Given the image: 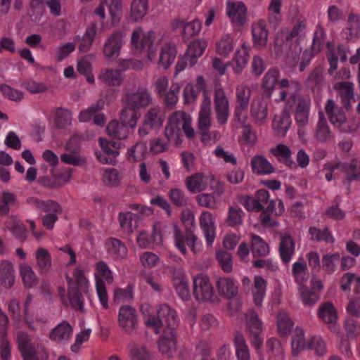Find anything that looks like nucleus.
<instances>
[{"instance_id":"f257e3e1","label":"nucleus","mask_w":360,"mask_h":360,"mask_svg":"<svg viewBox=\"0 0 360 360\" xmlns=\"http://www.w3.org/2000/svg\"><path fill=\"white\" fill-rule=\"evenodd\" d=\"M302 86L300 82L294 79H282L278 82V96L276 103H284V111L290 112L295 110V119L300 127L308 123L311 100L300 94Z\"/></svg>"},{"instance_id":"f03ea898","label":"nucleus","mask_w":360,"mask_h":360,"mask_svg":"<svg viewBox=\"0 0 360 360\" xmlns=\"http://www.w3.org/2000/svg\"><path fill=\"white\" fill-rule=\"evenodd\" d=\"M325 39L326 34L323 28L318 25L314 31L310 50H305L302 53V47L297 40L295 41H284L282 46L276 47L283 51L285 63L289 68H294L300 65V70L302 71L311 59L322 50Z\"/></svg>"},{"instance_id":"7ed1b4c3","label":"nucleus","mask_w":360,"mask_h":360,"mask_svg":"<svg viewBox=\"0 0 360 360\" xmlns=\"http://www.w3.org/2000/svg\"><path fill=\"white\" fill-rule=\"evenodd\" d=\"M161 39L154 32H146L141 27L134 29L131 35V46L137 53L146 52L148 59L154 62L156 59V46L160 43Z\"/></svg>"},{"instance_id":"20e7f679","label":"nucleus","mask_w":360,"mask_h":360,"mask_svg":"<svg viewBox=\"0 0 360 360\" xmlns=\"http://www.w3.org/2000/svg\"><path fill=\"white\" fill-rule=\"evenodd\" d=\"M94 277L95 288L99 302L103 309H108V295L105 282L112 284L114 282V274L104 261H99L94 264Z\"/></svg>"},{"instance_id":"39448f33","label":"nucleus","mask_w":360,"mask_h":360,"mask_svg":"<svg viewBox=\"0 0 360 360\" xmlns=\"http://www.w3.org/2000/svg\"><path fill=\"white\" fill-rule=\"evenodd\" d=\"M27 201L30 205L47 212L42 218V223L46 228L52 229L58 219V214L62 212L60 205L53 200L43 201L34 197L29 198Z\"/></svg>"},{"instance_id":"423d86ee","label":"nucleus","mask_w":360,"mask_h":360,"mask_svg":"<svg viewBox=\"0 0 360 360\" xmlns=\"http://www.w3.org/2000/svg\"><path fill=\"white\" fill-rule=\"evenodd\" d=\"M105 7L108 8L110 17V24L112 27L117 25L122 18L123 12L122 0H101L100 4L94 10V14L101 20L106 17Z\"/></svg>"},{"instance_id":"0eeeda50","label":"nucleus","mask_w":360,"mask_h":360,"mask_svg":"<svg viewBox=\"0 0 360 360\" xmlns=\"http://www.w3.org/2000/svg\"><path fill=\"white\" fill-rule=\"evenodd\" d=\"M164 120V114L160 108L149 109L144 115L142 123L138 129L139 135L146 136L160 129L163 124Z\"/></svg>"},{"instance_id":"6e6552de","label":"nucleus","mask_w":360,"mask_h":360,"mask_svg":"<svg viewBox=\"0 0 360 360\" xmlns=\"http://www.w3.org/2000/svg\"><path fill=\"white\" fill-rule=\"evenodd\" d=\"M125 44V34L121 30H115L109 34L103 45V54L108 60L118 58L121 49Z\"/></svg>"},{"instance_id":"1a4fd4ad","label":"nucleus","mask_w":360,"mask_h":360,"mask_svg":"<svg viewBox=\"0 0 360 360\" xmlns=\"http://www.w3.org/2000/svg\"><path fill=\"white\" fill-rule=\"evenodd\" d=\"M173 229L174 245L181 253H186V245L195 254L201 252L202 243L194 233L192 232L187 233L186 238H184L180 228L176 224H174Z\"/></svg>"},{"instance_id":"9d476101","label":"nucleus","mask_w":360,"mask_h":360,"mask_svg":"<svg viewBox=\"0 0 360 360\" xmlns=\"http://www.w3.org/2000/svg\"><path fill=\"white\" fill-rule=\"evenodd\" d=\"M100 150L96 151V156L102 164L114 165L117 162V158L120 155V143L109 141L105 138L98 139Z\"/></svg>"},{"instance_id":"9b49d317","label":"nucleus","mask_w":360,"mask_h":360,"mask_svg":"<svg viewBox=\"0 0 360 360\" xmlns=\"http://www.w3.org/2000/svg\"><path fill=\"white\" fill-rule=\"evenodd\" d=\"M151 102L150 93L143 87L127 89L123 98L124 105L136 110L148 106Z\"/></svg>"},{"instance_id":"f8f14e48","label":"nucleus","mask_w":360,"mask_h":360,"mask_svg":"<svg viewBox=\"0 0 360 360\" xmlns=\"http://www.w3.org/2000/svg\"><path fill=\"white\" fill-rule=\"evenodd\" d=\"M307 32V21L305 19H298L294 24L292 30L282 29L278 32L276 39L275 46H282L284 41H295L304 37Z\"/></svg>"},{"instance_id":"ddd939ff","label":"nucleus","mask_w":360,"mask_h":360,"mask_svg":"<svg viewBox=\"0 0 360 360\" xmlns=\"http://www.w3.org/2000/svg\"><path fill=\"white\" fill-rule=\"evenodd\" d=\"M158 316L155 318L158 323V330L155 333H160L163 330H172L178 325L176 312L167 304H160L157 310Z\"/></svg>"},{"instance_id":"4468645a","label":"nucleus","mask_w":360,"mask_h":360,"mask_svg":"<svg viewBox=\"0 0 360 360\" xmlns=\"http://www.w3.org/2000/svg\"><path fill=\"white\" fill-rule=\"evenodd\" d=\"M229 101L221 86L215 89L214 92V110L217 120L220 125L227 123L230 115Z\"/></svg>"},{"instance_id":"2eb2a0df","label":"nucleus","mask_w":360,"mask_h":360,"mask_svg":"<svg viewBox=\"0 0 360 360\" xmlns=\"http://www.w3.org/2000/svg\"><path fill=\"white\" fill-rule=\"evenodd\" d=\"M211 125V99L207 94H205L198 116V127L202 135V141L205 143L210 142L208 139L210 136L208 130Z\"/></svg>"},{"instance_id":"dca6fc26","label":"nucleus","mask_w":360,"mask_h":360,"mask_svg":"<svg viewBox=\"0 0 360 360\" xmlns=\"http://www.w3.org/2000/svg\"><path fill=\"white\" fill-rule=\"evenodd\" d=\"M318 316L323 322L328 325L330 332L338 333L340 326L337 323L338 311L333 303L326 302L322 303L318 309Z\"/></svg>"},{"instance_id":"f3484780","label":"nucleus","mask_w":360,"mask_h":360,"mask_svg":"<svg viewBox=\"0 0 360 360\" xmlns=\"http://www.w3.org/2000/svg\"><path fill=\"white\" fill-rule=\"evenodd\" d=\"M117 321L120 326L127 333H131L137 326V313L130 305L123 304L118 310Z\"/></svg>"},{"instance_id":"a211bd4d","label":"nucleus","mask_w":360,"mask_h":360,"mask_svg":"<svg viewBox=\"0 0 360 360\" xmlns=\"http://www.w3.org/2000/svg\"><path fill=\"white\" fill-rule=\"evenodd\" d=\"M193 294L198 300H211L213 296V288L206 275L198 274L194 277Z\"/></svg>"},{"instance_id":"6ab92c4d","label":"nucleus","mask_w":360,"mask_h":360,"mask_svg":"<svg viewBox=\"0 0 360 360\" xmlns=\"http://www.w3.org/2000/svg\"><path fill=\"white\" fill-rule=\"evenodd\" d=\"M268 97L264 96L254 98L250 105V116L257 125H263L268 117Z\"/></svg>"},{"instance_id":"aec40b11","label":"nucleus","mask_w":360,"mask_h":360,"mask_svg":"<svg viewBox=\"0 0 360 360\" xmlns=\"http://www.w3.org/2000/svg\"><path fill=\"white\" fill-rule=\"evenodd\" d=\"M191 117L184 111H176L169 117L168 124L181 129L188 139H193L195 136V130L191 126Z\"/></svg>"},{"instance_id":"412c9836","label":"nucleus","mask_w":360,"mask_h":360,"mask_svg":"<svg viewBox=\"0 0 360 360\" xmlns=\"http://www.w3.org/2000/svg\"><path fill=\"white\" fill-rule=\"evenodd\" d=\"M199 224L207 245L211 247L216 237V225L214 215L208 211H203L199 218Z\"/></svg>"},{"instance_id":"4be33fe9","label":"nucleus","mask_w":360,"mask_h":360,"mask_svg":"<svg viewBox=\"0 0 360 360\" xmlns=\"http://www.w3.org/2000/svg\"><path fill=\"white\" fill-rule=\"evenodd\" d=\"M251 96V90L250 87L245 84H239L236 89V99L237 107L236 108L235 115L238 120L245 119V111L250 103Z\"/></svg>"},{"instance_id":"5701e85b","label":"nucleus","mask_w":360,"mask_h":360,"mask_svg":"<svg viewBox=\"0 0 360 360\" xmlns=\"http://www.w3.org/2000/svg\"><path fill=\"white\" fill-rule=\"evenodd\" d=\"M226 14L232 23L242 25L246 21L247 8L240 1H227Z\"/></svg>"},{"instance_id":"b1692460","label":"nucleus","mask_w":360,"mask_h":360,"mask_svg":"<svg viewBox=\"0 0 360 360\" xmlns=\"http://www.w3.org/2000/svg\"><path fill=\"white\" fill-rule=\"evenodd\" d=\"M177 55L176 46L172 43L166 42L161 45L159 51V58L155 59L154 62L167 70L174 62Z\"/></svg>"},{"instance_id":"393cba45","label":"nucleus","mask_w":360,"mask_h":360,"mask_svg":"<svg viewBox=\"0 0 360 360\" xmlns=\"http://www.w3.org/2000/svg\"><path fill=\"white\" fill-rule=\"evenodd\" d=\"M314 136L315 139L320 143H327L333 139V134L323 112L319 113Z\"/></svg>"},{"instance_id":"a878e982","label":"nucleus","mask_w":360,"mask_h":360,"mask_svg":"<svg viewBox=\"0 0 360 360\" xmlns=\"http://www.w3.org/2000/svg\"><path fill=\"white\" fill-rule=\"evenodd\" d=\"M327 47L328 51V58L330 63L328 73L329 75H333L338 68V58L342 61L346 60L347 53H349V48L345 45H340L336 49H334L330 43L327 44Z\"/></svg>"},{"instance_id":"bb28decb","label":"nucleus","mask_w":360,"mask_h":360,"mask_svg":"<svg viewBox=\"0 0 360 360\" xmlns=\"http://www.w3.org/2000/svg\"><path fill=\"white\" fill-rule=\"evenodd\" d=\"M208 185V176L201 172L188 176L185 180L186 188L191 193L205 191L207 188Z\"/></svg>"},{"instance_id":"cd10ccee","label":"nucleus","mask_w":360,"mask_h":360,"mask_svg":"<svg viewBox=\"0 0 360 360\" xmlns=\"http://www.w3.org/2000/svg\"><path fill=\"white\" fill-rule=\"evenodd\" d=\"M173 285L181 299L188 300L190 298L188 281L182 269H178L174 271Z\"/></svg>"},{"instance_id":"c85d7f7f","label":"nucleus","mask_w":360,"mask_h":360,"mask_svg":"<svg viewBox=\"0 0 360 360\" xmlns=\"http://www.w3.org/2000/svg\"><path fill=\"white\" fill-rule=\"evenodd\" d=\"M134 129L120 121L114 120L110 121L106 126V133L111 138L118 140H125L132 134Z\"/></svg>"},{"instance_id":"c756f323","label":"nucleus","mask_w":360,"mask_h":360,"mask_svg":"<svg viewBox=\"0 0 360 360\" xmlns=\"http://www.w3.org/2000/svg\"><path fill=\"white\" fill-rule=\"evenodd\" d=\"M333 89L338 92L342 103L346 108L351 106L354 102V84L351 82H337L333 85Z\"/></svg>"},{"instance_id":"7c9ffc66","label":"nucleus","mask_w":360,"mask_h":360,"mask_svg":"<svg viewBox=\"0 0 360 360\" xmlns=\"http://www.w3.org/2000/svg\"><path fill=\"white\" fill-rule=\"evenodd\" d=\"M49 122L57 129H64L72 122L71 112L63 108H56L51 111Z\"/></svg>"},{"instance_id":"2f4dec72","label":"nucleus","mask_w":360,"mask_h":360,"mask_svg":"<svg viewBox=\"0 0 360 360\" xmlns=\"http://www.w3.org/2000/svg\"><path fill=\"white\" fill-rule=\"evenodd\" d=\"M267 287L266 281L261 276L254 277L252 287L249 290L252 296L253 302L257 307H261L266 295Z\"/></svg>"},{"instance_id":"473e14b6","label":"nucleus","mask_w":360,"mask_h":360,"mask_svg":"<svg viewBox=\"0 0 360 360\" xmlns=\"http://www.w3.org/2000/svg\"><path fill=\"white\" fill-rule=\"evenodd\" d=\"M207 46V42L203 39L192 41L188 46L185 54L191 66L194 65L198 58L201 57Z\"/></svg>"},{"instance_id":"72a5a7b5","label":"nucleus","mask_w":360,"mask_h":360,"mask_svg":"<svg viewBox=\"0 0 360 360\" xmlns=\"http://www.w3.org/2000/svg\"><path fill=\"white\" fill-rule=\"evenodd\" d=\"M343 37L347 40H353L360 37V15L354 13L349 14L347 25L342 30Z\"/></svg>"},{"instance_id":"f704fd0d","label":"nucleus","mask_w":360,"mask_h":360,"mask_svg":"<svg viewBox=\"0 0 360 360\" xmlns=\"http://www.w3.org/2000/svg\"><path fill=\"white\" fill-rule=\"evenodd\" d=\"M148 0H133L128 15L129 21L133 22L142 21L148 13Z\"/></svg>"},{"instance_id":"c9c22d12","label":"nucleus","mask_w":360,"mask_h":360,"mask_svg":"<svg viewBox=\"0 0 360 360\" xmlns=\"http://www.w3.org/2000/svg\"><path fill=\"white\" fill-rule=\"evenodd\" d=\"M98 79L106 85L118 86L123 82L124 77L120 70L113 68H103L101 70Z\"/></svg>"},{"instance_id":"e433bc0d","label":"nucleus","mask_w":360,"mask_h":360,"mask_svg":"<svg viewBox=\"0 0 360 360\" xmlns=\"http://www.w3.org/2000/svg\"><path fill=\"white\" fill-rule=\"evenodd\" d=\"M216 288L219 295L226 299H231L238 294L236 284L229 278H219L216 282Z\"/></svg>"},{"instance_id":"4c0bfd02","label":"nucleus","mask_w":360,"mask_h":360,"mask_svg":"<svg viewBox=\"0 0 360 360\" xmlns=\"http://www.w3.org/2000/svg\"><path fill=\"white\" fill-rule=\"evenodd\" d=\"M325 111L330 122L335 127H340L346 122V116L343 110L338 108L332 99H328L325 105Z\"/></svg>"},{"instance_id":"58836bf2","label":"nucleus","mask_w":360,"mask_h":360,"mask_svg":"<svg viewBox=\"0 0 360 360\" xmlns=\"http://www.w3.org/2000/svg\"><path fill=\"white\" fill-rule=\"evenodd\" d=\"M36 266L41 274H46L52 265V259L49 250L43 247L38 248L34 252Z\"/></svg>"},{"instance_id":"ea45409f","label":"nucleus","mask_w":360,"mask_h":360,"mask_svg":"<svg viewBox=\"0 0 360 360\" xmlns=\"http://www.w3.org/2000/svg\"><path fill=\"white\" fill-rule=\"evenodd\" d=\"M252 34L254 45L259 49H264L268 39V31L263 21H257L252 25Z\"/></svg>"},{"instance_id":"a19ab883","label":"nucleus","mask_w":360,"mask_h":360,"mask_svg":"<svg viewBox=\"0 0 360 360\" xmlns=\"http://www.w3.org/2000/svg\"><path fill=\"white\" fill-rule=\"evenodd\" d=\"M68 283V302L69 304L75 309L84 313V300L79 290L76 288L71 278L67 277Z\"/></svg>"},{"instance_id":"79ce46f5","label":"nucleus","mask_w":360,"mask_h":360,"mask_svg":"<svg viewBox=\"0 0 360 360\" xmlns=\"http://www.w3.org/2000/svg\"><path fill=\"white\" fill-rule=\"evenodd\" d=\"M72 333V328L67 322H62L57 325L50 333L51 340L60 343H67Z\"/></svg>"},{"instance_id":"37998d69","label":"nucleus","mask_w":360,"mask_h":360,"mask_svg":"<svg viewBox=\"0 0 360 360\" xmlns=\"http://www.w3.org/2000/svg\"><path fill=\"white\" fill-rule=\"evenodd\" d=\"M158 342V347L162 354L170 356L176 350V338L174 332L163 330Z\"/></svg>"},{"instance_id":"c03bdc74","label":"nucleus","mask_w":360,"mask_h":360,"mask_svg":"<svg viewBox=\"0 0 360 360\" xmlns=\"http://www.w3.org/2000/svg\"><path fill=\"white\" fill-rule=\"evenodd\" d=\"M295 241L288 234H285L281 238L279 253L283 262L288 264L290 262L295 254Z\"/></svg>"},{"instance_id":"a18cd8bd","label":"nucleus","mask_w":360,"mask_h":360,"mask_svg":"<svg viewBox=\"0 0 360 360\" xmlns=\"http://www.w3.org/2000/svg\"><path fill=\"white\" fill-rule=\"evenodd\" d=\"M18 348L24 360H37L35 349L30 343L27 334L20 333L18 335Z\"/></svg>"},{"instance_id":"49530a36","label":"nucleus","mask_w":360,"mask_h":360,"mask_svg":"<svg viewBox=\"0 0 360 360\" xmlns=\"http://www.w3.org/2000/svg\"><path fill=\"white\" fill-rule=\"evenodd\" d=\"M292 274L298 287L307 284L309 278L308 269L302 257H300L297 261L292 264Z\"/></svg>"},{"instance_id":"de8ad7c7","label":"nucleus","mask_w":360,"mask_h":360,"mask_svg":"<svg viewBox=\"0 0 360 360\" xmlns=\"http://www.w3.org/2000/svg\"><path fill=\"white\" fill-rule=\"evenodd\" d=\"M291 125L290 115L288 112L284 111L283 107V112L280 115H276L272 122V128L276 134L279 136H285L287 131Z\"/></svg>"},{"instance_id":"09e8293b","label":"nucleus","mask_w":360,"mask_h":360,"mask_svg":"<svg viewBox=\"0 0 360 360\" xmlns=\"http://www.w3.org/2000/svg\"><path fill=\"white\" fill-rule=\"evenodd\" d=\"M249 58V49L245 44H243L236 49L233 58V70L239 75L246 66Z\"/></svg>"},{"instance_id":"8fccbe9b","label":"nucleus","mask_w":360,"mask_h":360,"mask_svg":"<svg viewBox=\"0 0 360 360\" xmlns=\"http://www.w3.org/2000/svg\"><path fill=\"white\" fill-rule=\"evenodd\" d=\"M292 350L294 355L298 354L300 352L307 349L311 346L310 339L305 338L304 330L300 328H296L292 336Z\"/></svg>"},{"instance_id":"3c124183","label":"nucleus","mask_w":360,"mask_h":360,"mask_svg":"<svg viewBox=\"0 0 360 360\" xmlns=\"http://www.w3.org/2000/svg\"><path fill=\"white\" fill-rule=\"evenodd\" d=\"M107 252L115 259H124L128 250L124 243L117 238H110L105 242Z\"/></svg>"},{"instance_id":"603ef678","label":"nucleus","mask_w":360,"mask_h":360,"mask_svg":"<svg viewBox=\"0 0 360 360\" xmlns=\"http://www.w3.org/2000/svg\"><path fill=\"white\" fill-rule=\"evenodd\" d=\"M250 165L252 172L257 174H269L274 172L273 165L265 157L260 155L254 156Z\"/></svg>"},{"instance_id":"864d4df0","label":"nucleus","mask_w":360,"mask_h":360,"mask_svg":"<svg viewBox=\"0 0 360 360\" xmlns=\"http://www.w3.org/2000/svg\"><path fill=\"white\" fill-rule=\"evenodd\" d=\"M279 77V71L276 69H270L264 75L262 88L264 91V94L266 95L268 98H270L275 90L276 85L278 84V79Z\"/></svg>"},{"instance_id":"5fc2aeb1","label":"nucleus","mask_w":360,"mask_h":360,"mask_svg":"<svg viewBox=\"0 0 360 360\" xmlns=\"http://www.w3.org/2000/svg\"><path fill=\"white\" fill-rule=\"evenodd\" d=\"M4 225L18 239L22 241L25 240L27 237L26 229L15 216H9L5 221Z\"/></svg>"},{"instance_id":"6e6d98bb","label":"nucleus","mask_w":360,"mask_h":360,"mask_svg":"<svg viewBox=\"0 0 360 360\" xmlns=\"http://www.w3.org/2000/svg\"><path fill=\"white\" fill-rule=\"evenodd\" d=\"M14 269L13 264L8 261L0 262V283L5 288H9L14 283Z\"/></svg>"},{"instance_id":"4d7b16f0","label":"nucleus","mask_w":360,"mask_h":360,"mask_svg":"<svg viewBox=\"0 0 360 360\" xmlns=\"http://www.w3.org/2000/svg\"><path fill=\"white\" fill-rule=\"evenodd\" d=\"M118 219L120 227L124 233H131L138 226L139 217L131 212L120 213Z\"/></svg>"},{"instance_id":"13d9d810","label":"nucleus","mask_w":360,"mask_h":360,"mask_svg":"<svg viewBox=\"0 0 360 360\" xmlns=\"http://www.w3.org/2000/svg\"><path fill=\"white\" fill-rule=\"evenodd\" d=\"M237 360H250V351L241 333H236L233 339Z\"/></svg>"},{"instance_id":"bf43d9fd","label":"nucleus","mask_w":360,"mask_h":360,"mask_svg":"<svg viewBox=\"0 0 360 360\" xmlns=\"http://www.w3.org/2000/svg\"><path fill=\"white\" fill-rule=\"evenodd\" d=\"M97 30L98 27L95 23H92L87 27L79 45V51L86 53L91 49L96 37Z\"/></svg>"},{"instance_id":"052dcab7","label":"nucleus","mask_w":360,"mask_h":360,"mask_svg":"<svg viewBox=\"0 0 360 360\" xmlns=\"http://www.w3.org/2000/svg\"><path fill=\"white\" fill-rule=\"evenodd\" d=\"M251 250L254 257H266L270 252L269 245L254 233L251 234Z\"/></svg>"},{"instance_id":"680f3d73","label":"nucleus","mask_w":360,"mask_h":360,"mask_svg":"<svg viewBox=\"0 0 360 360\" xmlns=\"http://www.w3.org/2000/svg\"><path fill=\"white\" fill-rule=\"evenodd\" d=\"M170 233V226L169 224L157 221L153 224L152 231V240L155 245L162 244L164 238Z\"/></svg>"},{"instance_id":"e2e57ef3","label":"nucleus","mask_w":360,"mask_h":360,"mask_svg":"<svg viewBox=\"0 0 360 360\" xmlns=\"http://www.w3.org/2000/svg\"><path fill=\"white\" fill-rule=\"evenodd\" d=\"M234 43L230 34H224L216 42V52L224 58H227L233 50Z\"/></svg>"},{"instance_id":"0e129e2a","label":"nucleus","mask_w":360,"mask_h":360,"mask_svg":"<svg viewBox=\"0 0 360 360\" xmlns=\"http://www.w3.org/2000/svg\"><path fill=\"white\" fill-rule=\"evenodd\" d=\"M244 212L243 210L236 206H230L228 210L225 224L227 226L236 227L242 225Z\"/></svg>"},{"instance_id":"69168bd1","label":"nucleus","mask_w":360,"mask_h":360,"mask_svg":"<svg viewBox=\"0 0 360 360\" xmlns=\"http://www.w3.org/2000/svg\"><path fill=\"white\" fill-rule=\"evenodd\" d=\"M276 323L278 333L282 336L288 335L293 326L292 321L289 317L288 314L283 311H281L278 313Z\"/></svg>"},{"instance_id":"338daca9","label":"nucleus","mask_w":360,"mask_h":360,"mask_svg":"<svg viewBox=\"0 0 360 360\" xmlns=\"http://www.w3.org/2000/svg\"><path fill=\"white\" fill-rule=\"evenodd\" d=\"M341 171L345 173L347 180L352 181L359 179L360 176V159H354L349 164H341Z\"/></svg>"},{"instance_id":"774afa93","label":"nucleus","mask_w":360,"mask_h":360,"mask_svg":"<svg viewBox=\"0 0 360 360\" xmlns=\"http://www.w3.org/2000/svg\"><path fill=\"white\" fill-rule=\"evenodd\" d=\"M147 153V146L143 142H138L131 147L127 153V159L130 162H138L143 160Z\"/></svg>"}]
</instances>
